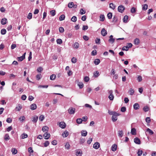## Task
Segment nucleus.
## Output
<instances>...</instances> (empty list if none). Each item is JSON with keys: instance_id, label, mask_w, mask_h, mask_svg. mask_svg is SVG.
I'll use <instances>...</instances> for the list:
<instances>
[{"instance_id": "57", "label": "nucleus", "mask_w": 156, "mask_h": 156, "mask_svg": "<svg viewBox=\"0 0 156 156\" xmlns=\"http://www.w3.org/2000/svg\"><path fill=\"white\" fill-rule=\"evenodd\" d=\"M108 98L111 101L113 100L114 98V96L113 95H109L108 96Z\"/></svg>"}, {"instance_id": "4", "label": "nucleus", "mask_w": 156, "mask_h": 156, "mask_svg": "<svg viewBox=\"0 0 156 156\" xmlns=\"http://www.w3.org/2000/svg\"><path fill=\"white\" fill-rule=\"evenodd\" d=\"M44 138L45 139H48L50 136V134L48 132H45L43 135Z\"/></svg>"}, {"instance_id": "36", "label": "nucleus", "mask_w": 156, "mask_h": 156, "mask_svg": "<svg viewBox=\"0 0 156 156\" xmlns=\"http://www.w3.org/2000/svg\"><path fill=\"white\" fill-rule=\"evenodd\" d=\"M9 139L10 137L8 134H6L4 136V139L5 140H9Z\"/></svg>"}, {"instance_id": "13", "label": "nucleus", "mask_w": 156, "mask_h": 156, "mask_svg": "<svg viewBox=\"0 0 156 156\" xmlns=\"http://www.w3.org/2000/svg\"><path fill=\"white\" fill-rule=\"evenodd\" d=\"M117 145L115 144H113L111 147V149L112 151H115L117 150Z\"/></svg>"}, {"instance_id": "38", "label": "nucleus", "mask_w": 156, "mask_h": 156, "mask_svg": "<svg viewBox=\"0 0 156 156\" xmlns=\"http://www.w3.org/2000/svg\"><path fill=\"white\" fill-rule=\"evenodd\" d=\"M56 78V76L55 74H52L50 76V79L51 80H54Z\"/></svg>"}, {"instance_id": "15", "label": "nucleus", "mask_w": 156, "mask_h": 156, "mask_svg": "<svg viewBox=\"0 0 156 156\" xmlns=\"http://www.w3.org/2000/svg\"><path fill=\"white\" fill-rule=\"evenodd\" d=\"M69 135V132L68 131L65 130L64 132V133L62 134V136L63 137H67Z\"/></svg>"}, {"instance_id": "43", "label": "nucleus", "mask_w": 156, "mask_h": 156, "mask_svg": "<svg viewBox=\"0 0 156 156\" xmlns=\"http://www.w3.org/2000/svg\"><path fill=\"white\" fill-rule=\"evenodd\" d=\"M129 92L130 95H132L134 94V91L132 88H130L129 91Z\"/></svg>"}, {"instance_id": "11", "label": "nucleus", "mask_w": 156, "mask_h": 156, "mask_svg": "<svg viewBox=\"0 0 156 156\" xmlns=\"http://www.w3.org/2000/svg\"><path fill=\"white\" fill-rule=\"evenodd\" d=\"M22 108V106L20 104H18L15 110L18 111H20Z\"/></svg>"}, {"instance_id": "44", "label": "nucleus", "mask_w": 156, "mask_h": 156, "mask_svg": "<svg viewBox=\"0 0 156 156\" xmlns=\"http://www.w3.org/2000/svg\"><path fill=\"white\" fill-rule=\"evenodd\" d=\"M71 20L73 22H75L77 20V18L75 16H73L71 18Z\"/></svg>"}, {"instance_id": "62", "label": "nucleus", "mask_w": 156, "mask_h": 156, "mask_svg": "<svg viewBox=\"0 0 156 156\" xmlns=\"http://www.w3.org/2000/svg\"><path fill=\"white\" fill-rule=\"evenodd\" d=\"M94 76L95 77H97L99 76V72L97 71L95 72H94Z\"/></svg>"}, {"instance_id": "31", "label": "nucleus", "mask_w": 156, "mask_h": 156, "mask_svg": "<svg viewBox=\"0 0 156 156\" xmlns=\"http://www.w3.org/2000/svg\"><path fill=\"white\" fill-rule=\"evenodd\" d=\"M107 16L108 19H111L112 16V13L111 12H109Z\"/></svg>"}, {"instance_id": "19", "label": "nucleus", "mask_w": 156, "mask_h": 156, "mask_svg": "<svg viewBox=\"0 0 156 156\" xmlns=\"http://www.w3.org/2000/svg\"><path fill=\"white\" fill-rule=\"evenodd\" d=\"M131 133L133 135H135L136 134V130L135 128H132L131 129Z\"/></svg>"}, {"instance_id": "16", "label": "nucleus", "mask_w": 156, "mask_h": 156, "mask_svg": "<svg viewBox=\"0 0 156 156\" xmlns=\"http://www.w3.org/2000/svg\"><path fill=\"white\" fill-rule=\"evenodd\" d=\"M7 20V19L6 18L2 19L1 21V23L3 25H5L6 23Z\"/></svg>"}, {"instance_id": "21", "label": "nucleus", "mask_w": 156, "mask_h": 156, "mask_svg": "<svg viewBox=\"0 0 156 156\" xmlns=\"http://www.w3.org/2000/svg\"><path fill=\"white\" fill-rule=\"evenodd\" d=\"M115 4L112 3H110L109 4V8L114 10L115 8Z\"/></svg>"}, {"instance_id": "61", "label": "nucleus", "mask_w": 156, "mask_h": 156, "mask_svg": "<svg viewBox=\"0 0 156 156\" xmlns=\"http://www.w3.org/2000/svg\"><path fill=\"white\" fill-rule=\"evenodd\" d=\"M49 143L48 141H46V142L44 143V146L45 147H47L48 145H49Z\"/></svg>"}, {"instance_id": "59", "label": "nucleus", "mask_w": 156, "mask_h": 156, "mask_svg": "<svg viewBox=\"0 0 156 156\" xmlns=\"http://www.w3.org/2000/svg\"><path fill=\"white\" fill-rule=\"evenodd\" d=\"M89 78L87 76H85L84 78V81L86 82H88L89 81Z\"/></svg>"}, {"instance_id": "60", "label": "nucleus", "mask_w": 156, "mask_h": 156, "mask_svg": "<svg viewBox=\"0 0 156 156\" xmlns=\"http://www.w3.org/2000/svg\"><path fill=\"white\" fill-rule=\"evenodd\" d=\"M32 13L30 12L29 13L28 16H27V18L29 19H31L32 18Z\"/></svg>"}, {"instance_id": "2", "label": "nucleus", "mask_w": 156, "mask_h": 156, "mask_svg": "<svg viewBox=\"0 0 156 156\" xmlns=\"http://www.w3.org/2000/svg\"><path fill=\"white\" fill-rule=\"evenodd\" d=\"M75 109L73 108H69L68 110V113L70 115L74 114L75 113Z\"/></svg>"}, {"instance_id": "56", "label": "nucleus", "mask_w": 156, "mask_h": 156, "mask_svg": "<svg viewBox=\"0 0 156 156\" xmlns=\"http://www.w3.org/2000/svg\"><path fill=\"white\" fill-rule=\"evenodd\" d=\"M108 41L112 43H113L115 41V39L112 38H110L108 40Z\"/></svg>"}, {"instance_id": "20", "label": "nucleus", "mask_w": 156, "mask_h": 156, "mask_svg": "<svg viewBox=\"0 0 156 156\" xmlns=\"http://www.w3.org/2000/svg\"><path fill=\"white\" fill-rule=\"evenodd\" d=\"M79 44L77 42H75L73 45V47L75 49H77L79 47Z\"/></svg>"}, {"instance_id": "8", "label": "nucleus", "mask_w": 156, "mask_h": 156, "mask_svg": "<svg viewBox=\"0 0 156 156\" xmlns=\"http://www.w3.org/2000/svg\"><path fill=\"white\" fill-rule=\"evenodd\" d=\"M100 146V144L98 142H96L93 145V147L95 149H98Z\"/></svg>"}, {"instance_id": "6", "label": "nucleus", "mask_w": 156, "mask_h": 156, "mask_svg": "<svg viewBox=\"0 0 156 156\" xmlns=\"http://www.w3.org/2000/svg\"><path fill=\"white\" fill-rule=\"evenodd\" d=\"M66 124L64 122H61L59 123V126L62 128L64 129L66 127Z\"/></svg>"}, {"instance_id": "46", "label": "nucleus", "mask_w": 156, "mask_h": 156, "mask_svg": "<svg viewBox=\"0 0 156 156\" xmlns=\"http://www.w3.org/2000/svg\"><path fill=\"white\" fill-rule=\"evenodd\" d=\"M112 119L113 122H115L117 119V117H116L115 116H112Z\"/></svg>"}, {"instance_id": "63", "label": "nucleus", "mask_w": 156, "mask_h": 156, "mask_svg": "<svg viewBox=\"0 0 156 156\" xmlns=\"http://www.w3.org/2000/svg\"><path fill=\"white\" fill-rule=\"evenodd\" d=\"M136 12V8L134 7H132L131 9V12L132 13H134Z\"/></svg>"}, {"instance_id": "23", "label": "nucleus", "mask_w": 156, "mask_h": 156, "mask_svg": "<svg viewBox=\"0 0 156 156\" xmlns=\"http://www.w3.org/2000/svg\"><path fill=\"white\" fill-rule=\"evenodd\" d=\"M76 155L77 156H81L82 154V152L80 150H78L76 151Z\"/></svg>"}, {"instance_id": "10", "label": "nucleus", "mask_w": 156, "mask_h": 156, "mask_svg": "<svg viewBox=\"0 0 156 156\" xmlns=\"http://www.w3.org/2000/svg\"><path fill=\"white\" fill-rule=\"evenodd\" d=\"M49 128L47 126H43L42 129V130L44 132H47L48 131Z\"/></svg>"}, {"instance_id": "45", "label": "nucleus", "mask_w": 156, "mask_h": 156, "mask_svg": "<svg viewBox=\"0 0 156 156\" xmlns=\"http://www.w3.org/2000/svg\"><path fill=\"white\" fill-rule=\"evenodd\" d=\"M6 32V30L5 29H3L1 30V34L2 35L5 34Z\"/></svg>"}, {"instance_id": "9", "label": "nucleus", "mask_w": 156, "mask_h": 156, "mask_svg": "<svg viewBox=\"0 0 156 156\" xmlns=\"http://www.w3.org/2000/svg\"><path fill=\"white\" fill-rule=\"evenodd\" d=\"M30 108L32 110L36 109L37 108V105L35 104H33L30 105Z\"/></svg>"}, {"instance_id": "18", "label": "nucleus", "mask_w": 156, "mask_h": 156, "mask_svg": "<svg viewBox=\"0 0 156 156\" xmlns=\"http://www.w3.org/2000/svg\"><path fill=\"white\" fill-rule=\"evenodd\" d=\"M142 10L145 11L147 10L148 8V5L147 4H144L142 5Z\"/></svg>"}, {"instance_id": "1", "label": "nucleus", "mask_w": 156, "mask_h": 156, "mask_svg": "<svg viewBox=\"0 0 156 156\" xmlns=\"http://www.w3.org/2000/svg\"><path fill=\"white\" fill-rule=\"evenodd\" d=\"M125 9V7L122 5H120L118 6V11L121 12L122 13Z\"/></svg>"}, {"instance_id": "35", "label": "nucleus", "mask_w": 156, "mask_h": 156, "mask_svg": "<svg viewBox=\"0 0 156 156\" xmlns=\"http://www.w3.org/2000/svg\"><path fill=\"white\" fill-rule=\"evenodd\" d=\"M73 2H69L68 4V7L70 8H72L73 6Z\"/></svg>"}, {"instance_id": "42", "label": "nucleus", "mask_w": 156, "mask_h": 156, "mask_svg": "<svg viewBox=\"0 0 156 156\" xmlns=\"http://www.w3.org/2000/svg\"><path fill=\"white\" fill-rule=\"evenodd\" d=\"M42 77V76L41 74H38L36 75V78L37 80H40Z\"/></svg>"}, {"instance_id": "37", "label": "nucleus", "mask_w": 156, "mask_h": 156, "mask_svg": "<svg viewBox=\"0 0 156 156\" xmlns=\"http://www.w3.org/2000/svg\"><path fill=\"white\" fill-rule=\"evenodd\" d=\"M132 46V44L131 43H128L127 44V45L126 46V48L128 49L129 48H130Z\"/></svg>"}, {"instance_id": "39", "label": "nucleus", "mask_w": 156, "mask_h": 156, "mask_svg": "<svg viewBox=\"0 0 156 156\" xmlns=\"http://www.w3.org/2000/svg\"><path fill=\"white\" fill-rule=\"evenodd\" d=\"M44 116L43 115H40L39 117V120H40V121H42L44 120Z\"/></svg>"}, {"instance_id": "51", "label": "nucleus", "mask_w": 156, "mask_h": 156, "mask_svg": "<svg viewBox=\"0 0 156 156\" xmlns=\"http://www.w3.org/2000/svg\"><path fill=\"white\" fill-rule=\"evenodd\" d=\"M95 41L96 44H99L100 43V39L98 38H97L95 40Z\"/></svg>"}, {"instance_id": "29", "label": "nucleus", "mask_w": 156, "mask_h": 156, "mask_svg": "<svg viewBox=\"0 0 156 156\" xmlns=\"http://www.w3.org/2000/svg\"><path fill=\"white\" fill-rule=\"evenodd\" d=\"M38 119V117L37 116H35L34 117L32 121L34 122H36Z\"/></svg>"}, {"instance_id": "17", "label": "nucleus", "mask_w": 156, "mask_h": 156, "mask_svg": "<svg viewBox=\"0 0 156 156\" xmlns=\"http://www.w3.org/2000/svg\"><path fill=\"white\" fill-rule=\"evenodd\" d=\"M81 135L83 136H86L87 134V132L85 130H82L81 131Z\"/></svg>"}, {"instance_id": "41", "label": "nucleus", "mask_w": 156, "mask_h": 156, "mask_svg": "<svg viewBox=\"0 0 156 156\" xmlns=\"http://www.w3.org/2000/svg\"><path fill=\"white\" fill-rule=\"evenodd\" d=\"M86 12L85 10L83 9H81L80 10V14L81 15H83Z\"/></svg>"}, {"instance_id": "32", "label": "nucleus", "mask_w": 156, "mask_h": 156, "mask_svg": "<svg viewBox=\"0 0 156 156\" xmlns=\"http://www.w3.org/2000/svg\"><path fill=\"white\" fill-rule=\"evenodd\" d=\"M82 119L80 118L77 119L76 120V122L78 124H80L82 123Z\"/></svg>"}, {"instance_id": "25", "label": "nucleus", "mask_w": 156, "mask_h": 156, "mask_svg": "<svg viewBox=\"0 0 156 156\" xmlns=\"http://www.w3.org/2000/svg\"><path fill=\"white\" fill-rule=\"evenodd\" d=\"M100 20L101 21H103L105 20V17L104 15L101 14L100 16Z\"/></svg>"}, {"instance_id": "22", "label": "nucleus", "mask_w": 156, "mask_h": 156, "mask_svg": "<svg viewBox=\"0 0 156 156\" xmlns=\"http://www.w3.org/2000/svg\"><path fill=\"white\" fill-rule=\"evenodd\" d=\"M140 43V40L138 38H136L134 41V44L136 45H138Z\"/></svg>"}, {"instance_id": "3", "label": "nucleus", "mask_w": 156, "mask_h": 156, "mask_svg": "<svg viewBox=\"0 0 156 156\" xmlns=\"http://www.w3.org/2000/svg\"><path fill=\"white\" fill-rule=\"evenodd\" d=\"M26 54V52H25L23 55L21 56L18 57L17 58L18 61H21L23 60L25 58Z\"/></svg>"}, {"instance_id": "58", "label": "nucleus", "mask_w": 156, "mask_h": 156, "mask_svg": "<svg viewBox=\"0 0 156 156\" xmlns=\"http://www.w3.org/2000/svg\"><path fill=\"white\" fill-rule=\"evenodd\" d=\"M43 70V69L41 67H38L37 69V71L38 72H41Z\"/></svg>"}, {"instance_id": "33", "label": "nucleus", "mask_w": 156, "mask_h": 156, "mask_svg": "<svg viewBox=\"0 0 156 156\" xmlns=\"http://www.w3.org/2000/svg\"><path fill=\"white\" fill-rule=\"evenodd\" d=\"M148 132L150 135H152L154 133L150 129L148 128L146 130Z\"/></svg>"}, {"instance_id": "54", "label": "nucleus", "mask_w": 156, "mask_h": 156, "mask_svg": "<svg viewBox=\"0 0 156 156\" xmlns=\"http://www.w3.org/2000/svg\"><path fill=\"white\" fill-rule=\"evenodd\" d=\"M146 121L148 123H149L151 121V120L150 117H147L145 119Z\"/></svg>"}, {"instance_id": "48", "label": "nucleus", "mask_w": 156, "mask_h": 156, "mask_svg": "<svg viewBox=\"0 0 156 156\" xmlns=\"http://www.w3.org/2000/svg\"><path fill=\"white\" fill-rule=\"evenodd\" d=\"M50 14L52 16H54L55 15V10H52L50 11Z\"/></svg>"}, {"instance_id": "26", "label": "nucleus", "mask_w": 156, "mask_h": 156, "mask_svg": "<svg viewBox=\"0 0 156 156\" xmlns=\"http://www.w3.org/2000/svg\"><path fill=\"white\" fill-rule=\"evenodd\" d=\"M118 136L120 137H122L123 135V133L122 130H119L118 131Z\"/></svg>"}, {"instance_id": "7", "label": "nucleus", "mask_w": 156, "mask_h": 156, "mask_svg": "<svg viewBox=\"0 0 156 156\" xmlns=\"http://www.w3.org/2000/svg\"><path fill=\"white\" fill-rule=\"evenodd\" d=\"M134 142L136 144H140V140L138 137H136L134 138Z\"/></svg>"}, {"instance_id": "14", "label": "nucleus", "mask_w": 156, "mask_h": 156, "mask_svg": "<svg viewBox=\"0 0 156 156\" xmlns=\"http://www.w3.org/2000/svg\"><path fill=\"white\" fill-rule=\"evenodd\" d=\"M128 16L127 15H126L125 16H124L123 19V22L125 23H127L128 22Z\"/></svg>"}, {"instance_id": "40", "label": "nucleus", "mask_w": 156, "mask_h": 156, "mask_svg": "<svg viewBox=\"0 0 156 156\" xmlns=\"http://www.w3.org/2000/svg\"><path fill=\"white\" fill-rule=\"evenodd\" d=\"M19 119L20 121H23L25 119V118L24 116H20Z\"/></svg>"}, {"instance_id": "50", "label": "nucleus", "mask_w": 156, "mask_h": 156, "mask_svg": "<svg viewBox=\"0 0 156 156\" xmlns=\"http://www.w3.org/2000/svg\"><path fill=\"white\" fill-rule=\"evenodd\" d=\"M65 147L66 149H69L70 147V145L68 143H66L65 145Z\"/></svg>"}, {"instance_id": "64", "label": "nucleus", "mask_w": 156, "mask_h": 156, "mask_svg": "<svg viewBox=\"0 0 156 156\" xmlns=\"http://www.w3.org/2000/svg\"><path fill=\"white\" fill-rule=\"evenodd\" d=\"M126 108L125 107H122L121 108V111L122 112H124L126 111Z\"/></svg>"}, {"instance_id": "49", "label": "nucleus", "mask_w": 156, "mask_h": 156, "mask_svg": "<svg viewBox=\"0 0 156 156\" xmlns=\"http://www.w3.org/2000/svg\"><path fill=\"white\" fill-rule=\"evenodd\" d=\"M56 42L58 44H61L62 43V40L60 39H58L57 40Z\"/></svg>"}, {"instance_id": "27", "label": "nucleus", "mask_w": 156, "mask_h": 156, "mask_svg": "<svg viewBox=\"0 0 156 156\" xmlns=\"http://www.w3.org/2000/svg\"><path fill=\"white\" fill-rule=\"evenodd\" d=\"M28 137V135L27 134L23 133V134H22L21 136V138L22 139H24L27 138Z\"/></svg>"}, {"instance_id": "47", "label": "nucleus", "mask_w": 156, "mask_h": 156, "mask_svg": "<svg viewBox=\"0 0 156 156\" xmlns=\"http://www.w3.org/2000/svg\"><path fill=\"white\" fill-rule=\"evenodd\" d=\"M59 31L60 33H62L64 31V29L63 27H60L59 28Z\"/></svg>"}, {"instance_id": "12", "label": "nucleus", "mask_w": 156, "mask_h": 156, "mask_svg": "<svg viewBox=\"0 0 156 156\" xmlns=\"http://www.w3.org/2000/svg\"><path fill=\"white\" fill-rule=\"evenodd\" d=\"M133 107L134 109L137 110L139 109L140 108V105L138 103H136L133 105Z\"/></svg>"}, {"instance_id": "53", "label": "nucleus", "mask_w": 156, "mask_h": 156, "mask_svg": "<svg viewBox=\"0 0 156 156\" xmlns=\"http://www.w3.org/2000/svg\"><path fill=\"white\" fill-rule=\"evenodd\" d=\"M143 109L145 112H147L149 111V108L147 106H146L144 107Z\"/></svg>"}, {"instance_id": "24", "label": "nucleus", "mask_w": 156, "mask_h": 156, "mask_svg": "<svg viewBox=\"0 0 156 156\" xmlns=\"http://www.w3.org/2000/svg\"><path fill=\"white\" fill-rule=\"evenodd\" d=\"M100 60L99 59H96L94 61V63L96 65H98L100 63Z\"/></svg>"}, {"instance_id": "30", "label": "nucleus", "mask_w": 156, "mask_h": 156, "mask_svg": "<svg viewBox=\"0 0 156 156\" xmlns=\"http://www.w3.org/2000/svg\"><path fill=\"white\" fill-rule=\"evenodd\" d=\"M78 85L80 88L81 89L83 87V84L82 82H79L78 84Z\"/></svg>"}, {"instance_id": "34", "label": "nucleus", "mask_w": 156, "mask_h": 156, "mask_svg": "<svg viewBox=\"0 0 156 156\" xmlns=\"http://www.w3.org/2000/svg\"><path fill=\"white\" fill-rule=\"evenodd\" d=\"M65 19V16L64 15H62L60 16L59 20L60 21L64 20Z\"/></svg>"}, {"instance_id": "28", "label": "nucleus", "mask_w": 156, "mask_h": 156, "mask_svg": "<svg viewBox=\"0 0 156 156\" xmlns=\"http://www.w3.org/2000/svg\"><path fill=\"white\" fill-rule=\"evenodd\" d=\"M11 151L12 153V154H17V150L15 148H12V149Z\"/></svg>"}, {"instance_id": "55", "label": "nucleus", "mask_w": 156, "mask_h": 156, "mask_svg": "<svg viewBox=\"0 0 156 156\" xmlns=\"http://www.w3.org/2000/svg\"><path fill=\"white\" fill-rule=\"evenodd\" d=\"M143 151L142 150H141L140 149L138 150V152H137L138 155V156H141L142 154Z\"/></svg>"}, {"instance_id": "5", "label": "nucleus", "mask_w": 156, "mask_h": 156, "mask_svg": "<svg viewBox=\"0 0 156 156\" xmlns=\"http://www.w3.org/2000/svg\"><path fill=\"white\" fill-rule=\"evenodd\" d=\"M101 33L103 36H105L107 35V32L105 29L104 28H103L101 30Z\"/></svg>"}, {"instance_id": "52", "label": "nucleus", "mask_w": 156, "mask_h": 156, "mask_svg": "<svg viewBox=\"0 0 156 156\" xmlns=\"http://www.w3.org/2000/svg\"><path fill=\"white\" fill-rule=\"evenodd\" d=\"M71 61L72 63H75L76 62L77 59L73 57L71 59Z\"/></svg>"}]
</instances>
